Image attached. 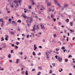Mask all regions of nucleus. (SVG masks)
Returning a JSON list of instances; mask_svg holds the SVG:
<instances>
[{"instance_id": "c9c22d12", "label": "nucleus", "mask_w": 75, "mask_h": 75, "mask_svg": "<svg viewBox=\"0 0 75 75\" xmlns=\"http://www.w3.org/2000/svg\"><path fill=\"white\" fill-rule=\"evenodd\" d=\"M58 56L57 55H56L55 56V58H56V59H58Z\"/></svg>"}, {"instance_id": "f704fd0d", "label": "nucleus", "mask_w": 75, "mask_h": 75, "mask_svg": "<svg viewBox=\"0 0 75 75\" xmlns=\"http://www.w3.org/2000/svg\"><path fill=\"white\" fill-rule=\"evenodd\" d=\"M68 59H66L65 60V62H68Z\"/></svg>"}, {"instance_id": "c03bdc74", "label": "nucleus", "mask_w": 75, "mask_h": 75, "mask_svg": "<svg viewBox=\"0 0 75 75\" xmlns=\"http://www.w3.org/2000/svg\"><path fill=\"white\" fill-rule=\"evenodd\" d=\"M21 74H24V71H22Z\"/></svg>"}, {"instance_id": "603ef678", "label": "nucleus", "mask_w": 75, "mask_h": 75, "mask_svg": "<svg viewBox=\"0 0 75 75\" xmlns=\"http://www.w3.org/2000/svg\"><path fill=\"white\" fill-rule=\"evenodd\" d=\"M32 2H33L32 4H33V5H34V3L33 0H32Z\"/></svg>"}, {"instance_id": "58836bf2", "label": "nucleus", "mask_w": 75, "mask_h": 75, "mask_svg": "<svg viewBox=\"0 0 75 75\" xmlns=\"http://www.w3.org/2000/svg\"><path fill=\"white\" fill-rule=\"evenodd\" d=\"M57 36V35L56 34H54V37H56Z\"/></svg>"}, {"instance_id": "8fccbe9b", "label": "nucleus", "mask_w": 75, "mask_h": 75, "mask_svg": "<svg viewBox=\"0 0 75 75\" xmlns=\"http://www.w3.org/2000/svg\"><path fill=\"white\" fill-rule=\"evenodd\" d=\"M41 53L40 52L39 53V54H38V55H41Z\"/></svg>"}, {"instance_id": "0eeeda50", "label": "nucleus", "mask_w": 75, "mask_h": 75, "mask_svg": "<svg viewBox=\"0 0 75 75\" xmlns=\"http://www.w3.org/2000/svg\"><path fill=\"white\" fill-rule=\"evenodd\" d=\"M70 26H73V22H71L70 23Z\"/></svg>"}, {"instance_id": "c85d7f7f", "label": "nucleus", "mask_w": 75, "mask_h": 75, "mask_svg": "<svg viewBox=\"0 0 75 75\" xmlns=\"http://www.w3.org/2000/svg\"><path fill=\"white\" fill-rule=\"evenodd\" d=\"M5 40H6V41H8V39L7 38V37L5 38Z\"/></svg>"}, {"instance_id": "338daca9", "label": "nucleus", "mask_w": 75, "mask_h": 75, "mask_svg": "<svg viewBox=\"0 0 75 75\" xmlns=\"http://www.w3.org/2000/svg\"><path fill=\"white\" fill-rule=\"evenodd\" d=\"M35 46H36V45H34V48L37 47H35Z\"/></svg>"}, {"instance_id": "f03ea898", "label": "nucleus", "mask_w": 75, "mask_h": 75, "mask_svg": "<svg viewBox=\"0 0 75 75\" xmlns=\"http://www.w3.org/2000/svg\"><path fill=\"white\" fill-rule=\"evenodd\" d=\"M58 59L59 62H61L62 61V58L60 57L59 56H58Z\"/></svg>"}, {"instance_id": "e433bc0d", "label": "nucleus", "mask_w": 75, "mask_h": 75, "mask_svg": "<svg viewBox=\"0 0 75 75\" xmlns=\"http://www.w3.org/2000/svg\"><path fill=\"white\" fill-rule=\"evenodd\" d=\"M14 33L12 31H11V34H14Z\"/></svg>"}, {"instance_id": "4d7b16f0", "label": "nucleus", "mask_w": 75, "mask_h": 75, "mask_svg": "<svg viewBox=\"0 0 75 75\" xmlns=\"http://www.w3.org/2000/svg\"><path fill=\"white\" fill-rule=\"evenodd\" d=\"M47 18H48V19H50V16H47Z\"/></svg>"}, {"instance_id": "f3484780", "label": "nucleus", "mask_w": 75, "mask_h": 75, "mask_svg": "<svg viewBox=\"0 0 75 75\" xmlns=\"http://www.w3.org/2000/svg\"><path fill=\"white\" fill-rule=\"evenodd\" d=\"M19 22V23H21V21H20V20H18V21H17V22L18 23Z\"/></svg>"}, {"instance_id": "774afa93", "label": "nucleus", "mask_w": 75, "mask_h": 75, "mask_svg": "<svg viewBox=\"0 0 75 75\" xmlns=\"http://www.w3.org/2000/svg\"><path fill=\"white\" fill-rule=\"evenodd\" d=\"M20 55H23V53H22V52H21V53H20Z\"/></svg>"}, {"instance_id": "a19ab883", "label": "nucleus", "mask_w": 75, "mask_h": 75, "mask_svg": "<svg viewBox=\"0 0 75 75\" xmlns=\"http://www.w3.org/2000/svg\"><path fill=\"white\" fill-rule=\"evenodd\" d=\"M18 31H20V28H19V27H18Z\"/></svg>"}, {"instance_id": "412c9836", "label": "nucleus", "mask_w": 75, "mask_h": 75, "mask_svg": "<svg viewBox=\"0 0 75 75\" xmlns=\"http://www.w3.org/2000/svg\"><path fill=\"white\" fill-rule=\"evenodd\" d=\"M65 21H66L67 23H68L69 21V19H67L65 20Z\"/></svg>"}, {"instance_id": "9d476101", "label": "nucleus", "mask_w": 75, "mask_h": 75, "mask_svg": "<svg viewBox=\"0 0 75 75\" xmlns=\"http://www.w3.org/2000/svg\"><path fill=\"white\" fill-rule=\"evenodd\" d=\"M51 18H54V15L52 14H51Z\"/></svg>"}, {"instance_id": "7c9ffc66", "label": "nucleus", "mask_w": 75, "mask_h": 75, "mask_svg": "<svg viewBox=\"0 0 75 75\" xmlns=\"http://www.w3.org/2000/svg\"><path fill=\"white\" fill-rule=\"evenodd\" d=\"M59 49L58 48H57V49L56 50V51H59Z\"/></svg>"}, {"instance_id": "2f4dec72", "label": "nucleus", "mask_w": 75, "mask_h": 75, "mask_svg": "<svg viewBox=\"0 0 75 75\" xmlns=\"http://www.w3.org/2000/svg\"><path fill=\"white\" fill-rule=\"evenodd\" d=\"M54 28L56 30H57V28L56 27H54Z\"/></svg>"}, {"instance_id": "680f3d73", "label": "nucleus", "mask_w": 75, "mask_h": 75, "mask_svg": "<svg viewBox=\"0 0 75 75\" xmlns=\"http://www.w3.org/2000/svg\"><path fill=\"white\" fill-rule=\"evenodd\" d=\"M33 65H34V64H31V66L32 67H33Z\"/></svg>"}, {"instance_id": "69168bd1", "label": "nucleus", "mask_w": 75, "mask_h": 75, "mask_svg": "<svg viewBox=\"0 0 75 75\" xmlns=\"http://www.w3.org/2000/svg\"><path fill=\"white\" fill-rule=\"evenodd\" d=\"M59 25H61V22H59Z\"/></svg>"}, {"instance_id": "5fc2aeb1", "label": "nucleus", "mask_w": 75, "mask_h": 75, "mask_svg": "<svg viewBox=\"0 0 75 75\" xmlns=\"http://www.w3.org/2000/svg\"><path fill=\"white\" fill-rule=\"evenodd\" d=\"M11 7L12 8L14 7V6L13 5H11Z\"/></svg>"}, {"instance_id": "9b49d317", "label": "nucleus", "mask_w": 75, "mask_h": 75, "mask_svg": "<svg viewBox=\"0 0 75 75\" xmlns=\"http://www.w3.org/2000/svg\"><path fill=\"white\" fill-rule=\"evenodd\" d=\"M25 74V75H28V71L26 70Z\"/></svg>"}, {"instance_id": "ddd939ff", "label": "nucleus", "mask_w": 75, "mask_h": 75, "mask_svg": "<svg viewBox=\"0 0 75 75\" xmlns=\"http://www.w3.org/2000/svg\"><path fill=\"white\" fill-rule=\"evenodd\" d=\"M38 68H39V69L41 70L42 69V67H41L39 66L38 67Z\"/></svg>"}, {"instance_id": "473e14b6", "label": "nucleus", "mask_w": 75, "mask_h": 75, "mask_svg": "<svg viewBox=\"0 0 75 75\" xmlns=\"http://www.w3.org/2000/svg\"><path fill=\"white\" fill-rule=\"evenodd\" d=\"M11 21V18H10L9 19V20H8V21L9 22H10V21Z\"/></svg>"}, {"instance_id": "ea45409f", "label": "nucleus", "mask_w": 75, "mask_h": 75, "mask_svg": "<svg viewBox=\"0 0 75 75\" xmlns=\"http://www.w3.org/2000/svg\"><path fill=\"white\" fill-rule=\"evenodd\" d=\"M35 71V69H32V71Z\"/></svg>"}, {"instance_id": "b1692460", "label": "nucleus", "mask_w": 75, "mask_h": 75, "mask_svg": "<svg viewBox=\"0 0 75 75\" xmlns=\"http://www.w3.org/2000/svg\"><path fill=\"white\" fill-rule=\"evenodd\" d=\"M61 9H62V11H63V10H64V7H63L61 6Z\"/></svg>"}, {"instance_id": "423d86ee", "label": "nucleus", "mask_w": 75, "mask_h": 75, "mask_svg": "<svg viewBox=\"0 0 75 75\" xmlns=\"http://www.w3.org/2000/svg\"><path fill=\"white\" fill-rule=\"evenodd\" d=\"M24 14H23H23H22L21 16L22 17H24V18H26V17H27L26 16H24Z\"/></svg>"}, {"instance_id": "2eb2a0df", "label": "nucleus", "mask_w": 75, "mask_h": 75, "mask_svg": "<svg viewBox=\"0 0 75 75\" xmlns=\"http://www.w3.org/2000/svg\"><path fill=\"white\" fill-rule=\"evenodd\" d=\"M8 58H11V54H9V55H8Z\"/></svg>"}, {"instance_id": "052dcab7", "label": "nucleus", "mask_w": 75, "mask_h": 75, "mask_svg": "<svg viewBox=\"0 0 75 75\" xmlns=\"http://www.w3.org/2000/svg\"><path fill=\"white\" fill-rule=\"evenodd\" d=\"M3 69H4L3 68H1L0 69V70L1 71H3Z\"/></svg>"}, {"instance_id": "f257e3e1", "label": "nucleus", "mask_w": 75, "mask_h": 75, "mask_svg": "<svg viewBox=\"0 0 75 75\" xmlns=\"http://www.w3.org/2000/svg\"><path fill=\"white\" fill-rule=\"evenodd\" d=\"M36 28H35V25H34V26L33 27V29H32V31H33L34 32L35 30H39V27H38V25H36Z\"/></svg>"}, {"instance_id": "4c0bfd02", "label": "nucleus", "mask_w": 75, "mask_h": 75, "mask_svg": "<svg viewBox=\"0 0 75 75\" xmlns=\"http://www.w3.org/2000/svg\"><path fill=\"white\" fill-rule=\"evenodd\" d=\"M29 38V35H27V38Z\"/></svg>"}, {"instance_id": "a878e982", "label": "nucleus", "mask_w": 75, "mask_h": 75, "mask_svg": "<svg viewBox=\"0 0 75 75\" xmlns=\"http://www.w3.org/2000/svg\"><path fill=\"white\" fill-rule=\"evenodd\" d=\"M3 25H4V23H3V22L1 24V27H3Z\"/></svg>"}, {"instance_id": "864d4df0", "label": "nucleus", "mask_w": 75, "mask_h": 75, "mask_svg": "<svg viewBox=\"0 0 75 75\" xmlns=\"http://www.w3.org/2000/svg\"><path fill=\"white\" fill-rule=\"evenodd\" d=\"M11 46L12 47H14V45L13 44H12L11 45Z\"/></svg>"}, {"instance_id": "4be33fe9", "label": "nucleus", "mask_w": 75, "mask_h": 75, "mask_svg": "<svg viewBox=\"0 0 75 75\" xmlns=\"http://www.w3.org/2000/svg\"><path fill=\"white\" fill-rule=\"evenodd\" d=\"M27 21H27L26 23H27V25H28V27H29V26H30V25H29V24H28V22H27Z\"/></svg>"}, {"instance_id": "a211bd4d", "label": "nucleus", "mask_w": 75, "mask_h": 75, "mask_svg": "<svg viewBox=\"0 0 75 75\" xmlns=\"http://www.w3.org/2000/svg\"><path fill=\"white\" fill-rule=\"evenodd\" d=\"M15 47V48L16 49H17V48H18V46H17V45H15L14 46V47Z\"/></svg>"}, {"instance_id": "39448f33", "label": "nucleus", "mask_w": 75, "mask_h": 75, "mask_svg": "<svg viewBox=\"0 0 75 75\" xmlns=\"http://www.w3.org/2000/svg\"><path fill=\"white\" fill-rule=\"evenodd\" d=\"M20 59H16V64H18V63H20Z\"/></svg>"}, {"instance_id": "13d9d810", "label": "nucleus", "mask_w": 75, "mask_h": 75, "mask_svg": "<svg viewBox=\"0 0 75 75\" xmlns=\"http://www.w3.org/2000/svg\"><path fill=\"white\" fill-rule=\"evenodd\" d=\"M12 23H14V24H16V22H14V21H12Z\"/></svg>"}, {"instance_id": "79ce46f5", "label": "nucleus", "mask_w": 75, "mask_h": 75, "mask_svg": "<svg viewBox=\"0 0 75 75\" xmlns=\"http://www.w3.org/2000/svg\"><path fill=\"white\" fill-rule=\"evenodd\" d=\"M54 1H55V3H57V1L55 0H54Z\"/></svg>"}, {"instance_id": "393cba45", "label": "nucleus", "mask_w": 75, "mask_h": 75, "mask_svg": "<svg viewBox=\"0 0 75 75\" xmlns=\"http://www.w3.org/2000/svg\"><path fill=\"white\" fill-rule=\"evenodd\" d=\"M68 6V4H66L64 5V7H67V6Z\"/></svg>"}, {"instance_id": "20e7f679", "label": "nucleus", "mask_w": 75, "mask_h": 75, "mask_svg": "<svg viewBox=\"0 0 75 75\" xmlns=\"http://www.w3.org/2000/svg\"><path fill=\"white\" fill-rule=\"evenodd\" d=\"M40 25L41 27V29H45V27H44V25H43V24H40Z\"/></svg>"}, {"instance_id": "5701e85b", "label": "nucleus", "mask_w": 75, "mask_h": 75, "mask_svg": "<svg viewBox=\"0 0 75 75\" xmlns=\"http://www.w3.org/2000/svg\"><path fill=\"white\" fill-rule=\"evenodd\" d=\"M16 44L17 45H18V44H20V42H17L16 43Z\"/></svg>"}, {"instance_id": "aec40b11", "label": "nucleus", "mask_w": 75, "mask_h": 75, "mask_svg": "<svg viewBox=\"0 0 75 75\" xmlns=\"http://www.w3.org/2000/svg\"><path fill=\"white\" fill-rule=\"evenodd\" d=\"M58 5L59 6L60 8H61V7H62L61 6V5H60V4H58Z\"/></svg>"}, {"instance_id": "3c124183", "label": "nucleus", "mask_w": 75, "mask_h": 75, "mask_svg": "<svg viewBox=\"0 0 75 75\" xmlns=\"http://www.w3.org/2000/svg\"><path fill=\"white\" fill-rule=\"evenodd\" d=\"M45 41V40L44 39H43L42 42H44Z\"/></svg>"}, {"instance_id": "1a4fd4ad", "label": "nucleus", "mask_w": 75, "mask_h": 75, "mask_svg": "<svg viewBox=\"0 0 75 75\" xmlns=\"http://www.w3.org/2000/svg\"><path fill=\"white\" fill-rule=\"evenodd\" d=\"M70 31L71 32V33H74V30H72L71 29H70Z\"/></svg>"}, {"instance_id": "7ed1b4c3", "label": "nucleus", "mask_w": 75, "mask_h": 75, "mask_svg": "<svg viewBox=\"0 0 75 75\" xmlns=\"http://www.w3.org/2000/svg\"><path fill=\"white\" fill-rule=\"evenodd\" d=\"M28 19H29L30 20V24H31V23L32 22V21H33V19L31 18H29L28 17H27Z\"/></svg>"}, {"instance_id": "bb28decb", "label": "nucleus", "mask_w": 75, "mask_h": 75, "mask_svg": "<svg viewBox=\"0 0 75 75\" xmlns=\"http://www.w3.org/2000/svg\"><path fill=\"white\" fill-rule=\"evenodd\" d=\"M47 6H50V5H51V4H49V3H47Z\"/></svg>"}, {"instance_id": "a18cd8bd", "label": "nucleus", "mask_w": 75, "mask_h": 75, "mask_svg": "<svg viewBox=\"0 0 75 75\" xmlns=\"http://www.w3.org/2000/svg\"><path fill=\"white\" fill-rule=\"evenodd\" d=\"M13 52V50H11V53H14Z\"/></svg>"}, {"instance_id": "6e6552de", "label": "nucleus", "mask_w": 75, "mask_h": 75, "mask_svg": "<svg viewBox=\"0 0 75 75\" xmlns=\"http://www.w3.org/2000/svg\"><path fill=\"white\" fill-rule=\"evenodd\" d=\"M52 52V50H50V51H48L47 53H48V54H50Z\"/></svg>"}, {"instance_id": "bf43d9fd", "label": "nucleus", "mask_w": 75, "mask_h": 75, "mask_svg": "<svg viewBox=\"0 0 75 75\" xmlns=\"http://www.w3.org/2000/svg\"><path fill=\"white\" fill-rule=\"evenodd\" d=\"M21 1V0H19L18 1V2H19L20 4V2Z\"/></svg>"}, {"instance_id": "f8f14e48", "label": "nucleus", "mask_w": 75, "mask_h": 75, "mask_svg": "<svg viewBox=\"0 0 75 75\" xmlns=\"http://www.w3.org/2000/svg\"><path fill=\"white\" fill-rule=\"evenodd\" d=\"M61 49H62V50H65V47L63 46L61 47Z\"/></svg>"}, {"instance_id": "09e8293b", "label": "nucleus", "mask_w": 75, "mask_h": 75, "mask_svg": "<svg viewBox=\"0 0 75 75\" xmlns=\"http://www.w3.org/2000/svg\"><path fill=\"white\" fill-rule=\"evenodd\" d=\"M39 48H42V46H39Z\"/></svg>"}, {"instance_id": "6ab92c4d", "label": "nucleus", "mask_w": 75, "mask_h": 75, "mask_svg": "<svg viewBox=\"0 0 75 75\" xmlns=\"http://www.w3.org/2000/svg\"><path fill=\"white\" fill-rule=\"evenodd\" d=\"M6 45L3 46L2 48H6Z\"/></svg>"}, {"instance_id": "dca6fc26", "label": "nucleus", "mask_w": 75, "mask_h": 75, "mask_svg": "<svg viewBox=\"0 0 75 75\" xmlns=\"http://www.w3.org/2000/svg\"><path fill=\"white\" fill-rule=\"evenodd\" d=\"M14 3H16V4H17L18 3V1H16V0H15L14 1Z\"/></svg>"}, {"instance_id": "c756f323", "label": "nucleus", "mask_w": 75, "mask_h": 75, "mask_svg": "<svg viewBox=\"0 0 75 75\" xmlns=\"http://www.w3.org/2000/svg\"><path fill=\"white\" fill-rule=\"evenodd\" d=\"M33 55H35V52H33Z\"/></svg>"}, {"instance_id": "37998d69", "label": "nucleus", "mask_w": 75, "mask_h": 75, "mask_svg": "<svg viewBox=\"0 0 75 75\" xmlns=\"http://www.w3.org/2000/svg\"><path fill=\"white\" fill-rule=\"evenodd\" d=\"M72 55H69V56H68V58H70V57H72Z\"/></svg>"}, {"instance_id": "6e6d98bb", "label": "nucleus", "mask_w": 75, "mask_h": 75, "mask_svg": "<svg viewBox=\"0 0 75 75\" xmlns=\"http://www.w3.org/2000/svg\"><path fill=\"white\" fill-rule=\"evenodd\" d=\"M9 62H12V60H9Z\"/></svg>"}, {"instance_id": "de8ad7c7", "label": "nucleus", "mask_w": 75, "mask_h": 75, "mask_svg": "<svg viewBox=\"0 0 75 75\" xmlns=\"http://www.w3.org/2000/svg\"><path fill=\"white\" fill-rule=\"evenodd\" d=\"M53 20H54V21H56V19H55V18H53Z\"/></svg>"}, {"instance_id": "cd10ccee", "label": "nucleus", "mask_w": 75, "mask_h": 75, "mask_svg": "<svg viewBox=\"0 0 75 75\" xmlns=\"http://www.w3.org/2000/svg\"><path fill=\"white\" fill-rule=\"evenodd\" d=\"M29 9H31V6H30L28 7Z\"/></svg>"}, {"instance_id": "0e129e2a", "label": "nucleus", "mask_w": 75, "mask_h": 75, "mask_svg": "<svg viewBox=\"0 0 75 75\" xmlns=\"http://www.w3.org/2000/svg\"><path fill=\"white\" fill-rule=\"evenodd\" d=\"M37 50V47H35V48L34 49V50Z\"/></svg>"}, {"instance_id": "49530a36", "label": "nucleus", "mask_w": 75, "mask_h": 75, "mask_svg": "<svg viewBox=\"0 0 75 75\" xmlns=\"http://www.w3.org/2000/svg\"><path fill=\"white\" fill-rule=\"evenodd\" d=\"M51 10H52V8H50L49 9V11H51Z\"/></svg>"}, {"instance_id": "e2e57ef3", "label": "nucleus", "mask_w": 75, "mask_h": 75, "mask_svg": "<svg viewBox=\"0 0 75 75\" xmlns=\"http://www.w3.org/2000/svg\"><path fill=\"white\" fill-rule=\"evenodd\" d=\"M67 34H68V36H69V33H67Z\"/></svg>"}, {"instance_id": "4468645a", "label": "nucleus", "mask_w": 75, "mask_h": 75, "mask_svg": "<svg viewBox=\"0 0 75 75\" xmlns=\"http://www.w3.org/2000/svg\"><path fill=\"white\" fill-rule=\"evenodd\" d=\"M0 22H2V23H3V19H0Z\"/></svg>"}, {"instance_id": "72a5a7b5", "label": "nucleus", "mask_w": 75, "mask_h": 75, "mask_svg": "<svg viewBox=\"0 0 75 75\" xmlns=\"http://www.w3.org/2000/svg\"><path fill=\"white\" fill-rule=\"evenodd\" d=\"M49 74H52V70H50V71L49 72Z\"/></svg>"}]
</instances>
